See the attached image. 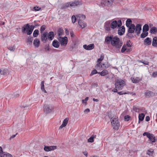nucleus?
I'll return each instance as SVG.
<instances>
[{"label":"nucleus","instance_id":"nucleus-1","mask_svg":"<svg viewBox=\"0 0 157 157\" xmlns=\"http://www.w3.org/2000/svg\"><path fill=\"white\" fill-rule=\"evenodd\" d=\"M121 25V21L120 20L117 21H107L105 23L104 27L106 31L109 32L111 29H119Z\"/></svg>","mask_w":157,"mask_h":157},{"label":"nucleus","instance_id":"nucleus-2","mask_svg":"<svg viewBox=\"0 0 157 157\" xmlns=\"http://www.w3.org/2000/svg\"><path fill=\"white\" fill-rule=\"evenodd\" d=\"M82 4L81 2L78 1L70 2L63 4L61 8L62 9H66L69 7L71 8H73L79 5H81Z\"/></svg>","mask_w":157,"mask_h":157},{"label":"nucleus","instance_id":"nucleus-3","mask_svg":"<svg viewBox=\"0 0 157 157\" xmlns=\"http://www.w3.org/2000/svg\"><path fill=\"white\" fill-rule=\"evenodd\" d=\"M111 44L117 48H120L122 45V43L119 38L117 36H113L112 38Z\"/></svg>","mask_w":157,"mask_h":157},{"label":"nucleus","instance_id":"nucleus-4","mask_svg":"<svg viewBox=\"0 0 157 157\" xmlns=\"http://www.w3.org/2000/svg\"><path fill=\"white\" fill-rule=\"evenodd\" d=\"M34 28V26L31 25L30 26L29 24H27L22 28V32L23 33H25L26 30H27L26 33L27 34L30 35L32 33Z\"/></svg>","mask_w":157,"mask_h":157},{"label":"nucleus","instance_id":"nucleus-5","mask_svg":"<svg viewBox=\"0 0 157 157\" xmlns=\"http://www.w3.org/2000/svg\"><path fill=\"white\" fill-rule=\"evenodd\" d=\"M115 87L118 89V90H121L124 86L125 85V82L121 79H117L115 81Z\"/></svg>","mask_w":157,"mask_h":157},{"label":"nucleus","instance_id":"nucleus-6","mask_svg":"<svg viewBox=\"0 0 157 157\" xmlns=\"http://www.w3.org/2000/svg\"><path fill=\"white\" fill-rule=\"evenodd\" d=\"M76 19L78 21V23L81 27L83 29L86 26V23H83V25H82V23H83V20L85 18V16L83 14H79L76 16Z\"/></svg>","mask_w":157,"mask_h":157},{"label":"nucleus","instance_id":"nucleus-7","mask_svg":"<svg viewBox=\"0 0 157 157\" xmlns=\"http://www.w3.org/2000/svg\"><path fill=\"white\" fill-rule=\"evenodd\" d=\"M118 118H110V121L112 127L113 129L117 130L119 129L120 124Z\"/></svg>","mask_w":157,"mask_h":157},{"label":"nucleus","instance_id":"nucleus-8","mask_svg":"<svg viewBox=\"0 0 157 157\" xmlns=\"http://www.w3.org/2000/svg\"><path fill=\"white\" fill-rule=\"evenodd\" d=\"M54 109V107L50 105L45 104L43 106L44 112L46 114L51 113Z\"/></svg>","mask_w":157,"mask_h":157},{"label":"nucleus","instance_id":"nucleus-9","mask_svg":"<svg viewBox=\"0 0 157 157\" xmlns=\"http://www.w3.org/2000/svg\"><path fill=\"white\" fill-rule=\"evenodd\" d=\"M58 39L61 45L65 46L67 45V37H59L58 38Z\"/></svg>","mask_w":157,"mask_h":157},{"label":"nucleus","instance_id":"nucleus-10","mask_svg":"<svg viewBox=\"0 0 157 157\" xmlns=\"http://www.w3.org/2000/svg\"><path fill=\"white\" fill-rule=\"evenodd\" d=\"M128 32L127 34V36H130V33H134L135 31V26L134 24L131 25V26L129 27H128Z\"/></svg>","mask_w":157,"mask_h":157},{"label":"nucleus","instance_id":"nucleus-11","mask_svg":"<svg viewBox=\"0 0 157 157\" xmlns=\"http://www.w3.org/2000/svg\"><path fill=\"white\" fill-rule=\"evenodd\" d=\"M57 146H44V150L46 151H51L57 149Z\"/></svg>","mask_w":157,"mask_h":157},{"label":"nucleus","instance_id":"nucleus-12","mask_svg":"<svg viewBox=\"0 0 157 157\" xmlns=\"http://www.w3.org/2000/svg\"><path fill=\"white\" fill-rule=\"evenodd\" d=\"M83 48L86 50H92L94 48V45L93 44H90L88 45L84 44L83 45Z\"/></svg>","mask_w":157,"mask_h":157},{"label":"nucleus","instance_id":"nucleus-13","mask_svg":"<svg viewBox=\"0 0 157 157\" xmlns=\"http://www.w3.org/2000/svg\"><path fill=\"white\" fill-rule=\"evenodd\" d=\"M147 138L149 139V140L151 143L155 142L157 140L155 137L152 134L150 133L149 136H148Z\"/></svg>","mask_w":157,"mask_h":157},{"label":"nucleus","instance_id":"nucleus-14","mask_svg":"<svg viewBox=\"0 0 157 157\" xmlns=\"http://www.w3.org/2000/svg\"><path fill=\"white\" fill-rule=\"evenodd\" d=\"M141 25L140 24H137L135 27V32L137 34H139L141 30Z\"/></svg>","mask_w":157,"mask_h":157},{"label":"nucleus","instance_id":"nucleus-15","mask_svg":"<svg viewBox=\"0 0 157 157\" xmlns=\"http://www.w3.org/2000/svg\"><path fill=\"white\" fill-rule=\"evenodd\" d=\"M47 35V33L44 32L43 33V34L41 35V39L42 41L44 42H46V41L48 39Z\"/></svg>","mask_w":157,"mask_h":157},{"label":"nucleus","instance_id":"nucleus-16","mask_svg":"<svg viewBox=\"0 0 157 157\" xmlns=\"http://www.w3.org/2000/svg\"><path fill=\"white\" fill-rule=\"evenodd\" d=\"M48 38L49 40H52L54 38L55 35L53 32L51 31L49 32L47 35Z\"/></svg>","mask_w":157,"mask_h":157},{"label":"nucleus","instance_id":"nucleus-17","mask_svg":"<svg viewBox=\"0 0 157 157\" xmlns=\"http://www.w3.org/2000/svg\"><path fill=\"white\" fill-rule=\"evenodd\" d=\"M52 45L54 47L58 48L60 46V43L59 41H58L56 40H54L52 43Z\"/></svg>","mask_w":157,"mask_h":157},{"label":"nucleus","instance_id":"nucleus-18","mask_svg":"<svg viewBox=\"0 0 157 157\" xmlns=\"http://www.w3.org/2000/svg\"><path fill=\"white\" fill-rule=\"evenodd\" d=\"M125 31V28L124 26H122L119 28L118 31V33L120 35H122Z\"/></svg>","mask_w":157,"mask_h":157},{"label":"nucleus","instance_id":"nucleus-19","mask_svg":"<svg viewBox=\"0 0 157 157\" xmlns=\"http://www.w3.org/2000/svg\"><path fill=\"white\" fill-rule=\"evenodd\" d=\"M68 120L69 118H65L62 124L59 127V129H61L62 128H63L65 127L68 122Z\"/></svg>","mask_w":157,"mask_h":157},{"label":"nucleus","instance_id":"nucleus-20","mask_svg":"<svg viewBox=\"0 0 157 157\" xmlns=\"http://www.w3.org/2000/svg\"><path fill=\"white\" fill-rule=\"evenodd\" d=\"M8 72V70L7 69L2 68L0 69V73L1 75H6Z\"/></svg>","mask_w":157,"mask_h":157},{"label":"nucleus","instance_id":"nucleus-21","mask_svg":"<svg viewBox=\"0 0 157 157\" xmlns=\"http://www.w3.org/2000/svg\"><path fill=\"white\" fill-rule=\"evenodd\" d=\"M144 42L145 45L149 46L151 44V41L150 38L147 37L145 39Z\"/></svg>","mask_w":157,"mask_h":157},{"label":"nucleus","instance_id":"nucleus-22","mask_svg":"<svg viewBox=\"0 0 157 157\" xmlns=\"http://www.w3.org/2000/svg\"><path fill=\"white\" fill-rule=\"evenodd\" d=\"M132 82L134 83H137L141 80V79L139 77L135 78L132 77L131 78Z\"/></svg>","mask_w":157,"mask_h":157},{"label":"nucleus","instance_id":"nucleus-23","mask_svg":"<svg viewBox=\"0 0 157 157\" xmlns=\"http://www.w3.org/2000/svg\"><path fill=\"white\" fill-rule=\"evenodd\" d=\"M40 44V41L38 39H35L33 41V45L36 48H38L39 47Z\"/></svg>","mask_w":157,"mask_h":157},{"label":"nucleus","instance_id":"nucleus-24","mask_svg":"<svg viewBox=\"0 0 157 157\" xmlns=\"http://www.w3.org/2000/svg\"><path fill=\"white\" fill-rule=\"evenodd\" d=\"M152 44L153 47H157V36L153 38Z\"/></svg>","mask_w":157,"mask_h":157},{"label":"nucleus","instance_id":"nucleus-25","mask_svg":"<svg viewBox=\"0 0 157 157\" xmlns=\"http://www.w3.org/2000/svg\"><path fill=\"white\" fill-rule=\"evenodd\" d=\"M113 37V36H107L105 38V41L106 42H107L108 43H109L110 41L111 42L112 40V38Z\"/></svg>","mask_w":157,"mask_h":157},{"label":"nucleus","instance_id":"nucleus-26","mask_svg":"<svg viewBox=\"0 0 157 157\" xmlns=\"http://www.w3.org/2000/svg\"><path fill=\"white\" fill-rule=\"evenodd\" d=\"M99 74L102 76H105L108 74V71L106 70H103L101 72H99Z\"/></svg>","mask_w":157,"mask_h":157},{"label":"nucleus","instance_id":"nucleus-27","mask_svg":"<svg viewBox=\"0 0 157 157\" xmlns=\"http://www.w3.org/2000/svg\"><path fill=\"white\" fill-rule=\"evenodd\" d=\"M150 33L152 34H155L157 32V28L154 27H152L150 30Z\"/></svg>","mask_w":157,"mask_h":157},{"label":"nucleus","instance_id":"nucleus-28","mask_svg":"<svg viewBox=\"0 0 157 157\" xmlns=\"http://www.w3.org/2000/svg\"><path fill=\"white\" fill-rule=\"evenodd\" d=\"M63 29L61 28H59L58 29L57 31V34L58 36H62L63 33Z\"/></svg>","mask_w":157,"mask_h":157},{"label":"nucleus","instance_id":"nucleus-29","mask_svg":"<svg viewBox=\"0 0 157 157\" xmlns=\"http://www.w3.org/2000/svg\"><path fill=\"white\" fill-rule=\"evenodd\" d=\"M44 81H42L41 83V90L45 93H47L46 90L44 89Z\"/></svg>","mask_w":157,"mask_h":157},{"label":"nucleus","instance_id":"nucleus-30","mask_svg":"<svg viewBox=\"0 0 157 157\" xmlns=\"http://www.w3.org/2000/svg\"><path fill=\"white\" fill-rule=\"evenodd\" d=\"M101 3L104 6L108 5L109 4V0H101Z\"/></svg>","mask_w":157,"mask_h":157},{"label":"nucleus","instance_id":"nucleus-31","mask_svg":"<svg viewBox=\"0 0 157 157\" xmlns=\"http://www.w3.org/2000/svg\"><path fill=\"white\" fill-rule=\"evenodd\" d=\"M132 21L130 19H128L126 21V26L127 27H129V26H131L132 24Z\"/></svg>","mask_w":157,"mask_h":157},{"label":"nucleus","instance_id":"nucleus-32","mask_svg":"<svg viewBox=\"0 0 157 157\" xmlns=\"http://www.w3.org/2000/svg\"><path fill=\"white\" fill-rule=\"evenodd\" d=\"M95 68L98 70H101L103 69L101 67V65H100V63H98L95 66Z\"/></svg>","mask_w":157,"mask_h":157},{"label":"nucleus","instance_id":"nucleus-33","mask_svg":"<svg viewBox=\"0 0 157 157\" xmlns=\"http://www.w3.org/2000/svg\"><path fill=\"white\" fill-rule=\"evenodd\" d=\"M154 150L152 149L147 150V154L150 156H152Z\"/></svg>","mask_w":157,"mask_h":157},{"label":"nucleus","instance_id":"nucleus-34","mask_svg":"<svg viewBox=\"0 0 157 157\" xmlns=\"http://www.w3.org/2000/svg\"><path fill=\"white\" fill-rule=\"evenodd\" d=\"M96 136L95 135L94 136V135H92L88 139V142H90V143H93L94 141V138L96 137Z\"/></svg>","mask_w":157,"mask_h":157},{"label":"nucleus","instance_id":"nucleus-35","mask_svg":"<svg viewBox=\"0 0 157 157\" xmlns=\"http://www.w3.org/2000/svg\"><path fill=\"white\" fill-rule=\"evenodd\" d=\"M133 110L137 112H140L141 111V109L138 106H134L133 108Z\"/></svg>","mask_w":157,"mask_h":157},{"label":"nucleus","instance_id":"nucleus-36","mask_svg":"<svg viewBox=\"0 0 157 157\" xmlns=\"http://www.w3.org/2000/svg\"><path fill=\"white\" fill-rule=\"evenodd\" d=\"M110 66L109 64H108V63L106 64L103 63L101 65V67L103 69H105L107 68Z\"/></svg>","mask_w":157,"mask_h":157},{"label":"nucleus","instance_id":"nucleus-37","mask_svg":"<svg viewBox=\"0 0 157 157\" xmlns=\"http://www.w3.org/2000/svg\"><path fill=\"white\" fill-rule=\"evenodd\" d=\"M149 29L148 26L147 24H145L143 29V32H147Z\"/></svg>","mask_w":157,"mask_h":157},{"label":"nucleus","instance_id":"nucleus-38","mask_svg":"<svg viewBox=\"0 0 157 157\" xmlns=\"http://www.w3.org/2000/svg\"><path fill=\"white\" fill-rule=\"evenodd\" d=\"M11 156L12 155L9 153H7L5 154L3 153L2 154L0 157H11Z\"/></svg>","mask_w":157,"mask_h":157},{"label":"nucleus","instance_id":"nucleus-39","mask_svg":"<svg viewBox=\"0 0 157 157\" xmlns=\"http://www.w3.org/2000/svg\"><path fill=\"white\" fill-rule=\"evenodd\" d=\"M39 31L38 30L36 29L33 32V36L34 37H36L39 34Z\"/></svg>","mask_w":157,"mask_h":157},{"label":"nucleus","instance_id":"nucleus-40","mask_svg":"<svg viewBox=\"0 0 157 157\" xmlns=\"http://www.w3.org/2000/svg\"><path fill=\"white\" fill-rule=\"evenodd\" d=\"M104 58V56L102 54L101 55L100 58L98 60L97 63H101V61Z\"/></svg>","mask_w":157,"mask_h":157},{"label":"nucleus","instance_id":"nucleus-41","mask_svg":"<svg viewBox=\"0 0 157 157\" xmlns=\"http://www.w3.org/2000/svg\"><path fill=\"white\" fill-rule=\"evenodd\" d=\"M147 34L148 33L147 32L144 31L141 34V37L143 38H144L147 36Z\"/></svg>","mask_w":157,"mask_h":157},{"label":"nucleus","instance_id":"nucleus-42","mask_svg":"<svg viewBox=\"0 0 157 157\" xmlns=\"http://www.w3.org/2000/svg\"><path fill=\"white\" fill-rule=\"evenodd\" d=\"M8 49L11 51L13 52L14 51L15 49V46L14 45L13 46H10L8 47Z\"/></svg>","mask_w":157,"mask_h":157},{"label":"nucleus","instance_id":"nucleus-43","mask_svg":"<svg viewBox=\"0 0 157 157\" xmlns=\"http://www.w3.org/2000/svg\"><path fill=\"white\" fill-rule=\"evenodd\" d=\"M127 47H126V46L125 45H123L121 48V52L122 53H123L125 51H126V50H127Z\"/></svg>","mask_w":157,"mask_h":157},{"label":"nucleus","instance_id":"nucleus-44","mask_svg":"<svg viewBox=\"0 0 157 157\" xmlns=\"http://www.w3.org/2000/svg\"><path fill=\"white\" fill-rule=\"evenodd\" d=\"M99 72H98L97 70L96 69H94L92 71L90 75V76H91L94 74H95L97 73L98 74Z\"/></svg>","mask_w":157,"mask_h":157},{"label":"nucleus","instance_id":"nucleus-45","mask_svg":"<svg viewBox=\"0 0 157 157\" xmlns=\"http://www.w3.org/2000/svg\"><path fill=\"white\" fill-rule=\"evenodd\" d=\"M89 99V97H87L84 100H82V103L83 104H84L85 105L87 104V101Z\"/></svg>","mask_w":157,"mask_h":157},{"label":"nucleus","instance_id":"nucleus-46","mask_svg":"<svg viewBox=\"0 0 157 157\" xmlns=\"http://www.w3.org/2000/svg\"><path fill=\"white\" fill-rule=\"evenodd\" d=\"M76 20H77L76 17L74 15L72 16L71 17L72 22L73 23H74L75 22Z\"/></svg>","mask_w":157,"mask_h":157},{"label":"nucleus","instance_id":"nucleus-47","mask_svg":"<svg viewBox=\"0 0 157 157\" xmlns=\"http://www.w3.org/2000/svg\"><path fill=\"white\" fill-rule=\"evenodd\" d=\"M152 94V92L149 91H147L145 93V94L146 96H149L151 95Z\"/></svg>","mask_w":157,"mask_h":157},{"label":"nucleus","instance_id":"nucleus-48","mask_svg":"<svg viewBox=\"0 0 157 157\" xmlns=\"http://www.w3.org/2000/svg\"><path fill=\"white\" fill-rule=\"evenodd\" d=\"M45 26L44 25H43L41 27L40 29V31L41 33H42L45 29Z\"/></svg>","mask_w":157,"mask_h":157},{"label":"nucleus","instance_id":"nucleus-49","mask_svg":"<svg viewBox=\"0 0 157 157\" xmlns=\"http://www.w3.org/2000/svg\"><path fill=\"white\" fill-rule=\"evenodd\" d=\"M45 51L47 52L50 50V48L48 45H46L44 48Z\"/></svg>","mask_w":157,"mask_h":157},{"label":"nucleus","instance_id":"nucleus-50","mask_svg":"<svg viewBox=\"0 0 157 157\" xmlns=\"http://www.w3.org/2000/svg\"><path fill=\"white\" fill-rule=\"evenodd\" d=\"M145 114L144 113H140L139 114L138 118H144Z\"/></svg>","mask_w":157,"mask_h":157},{"label":"nucleus","instance_id":"nucleus-51","mask_svg":"<svg viewBox=\"0 0 157 157\" xmlns=\"http://www.w3.org/2000/svg\"><path fill=\"white\" fill-rule=\"evenodd\" d=\"M33 9L35 11H37L40 10V8L38 6H36L33 8Z\"/></svg>","mask_w":157,"mask_h":157},{"label":"nucleus","instance_id":"nucleus-52","mask_svg":"<svg viewBox=\"0 0 157 157\" xmlns=\"http://www.w3.org/2000/svg\"><path fill=\"white\" fill-rule=\"evenodd\" d=\"M25 114H26V113H23L22 112H21L20 113V116L21 117H26V116H25Z\"/></svg>","mask_w":157,"mask_h":157},{"label":"nucleus","instance_id":"nucleus-53","mask_svg":"<svg viewBox=\"0 0 157 157\" xmlns=\"http://www.w3.org/2000/svg\"><path fill=\"white\" fill-rule=\"evenodd\" d=\"M126 46V47H128L129 48L131 47V45L130 44V41H129L127 42L126 43V44L125 45Z\"/></svg>","mask_w":157,"mask_h":157},{"label":"nucleus","instance_id":"nucleus-54","mask_svg":"<svg viewBox=\"0 0 157 157\" xmlns=\"http://www.w3.org/2000/svg\"><path fill=\"white\" fill-rule=\"evenodd\" d=\"M150 134V133L147 132H144L143 134V136H146L147 137H148V136H149V134Z\"/></svg>","mask_w":157,"mask_h":157},{"label":"nucleus","instance_id":"nucleus-55","mask_svg":"<svg viewBox=\"0 0 157 157\" xmlns=\"http://www.w3.org/2000/svg\"><path fill=\"white\" fill-rule=\"evenodd\" d=\"M157 76V72H153L152 73V76L155 77Z\"/></svg>","mask_w":157,"mask_h":157},{"label":"nucleus","instance_id":"nucleus-56","mask_svg":"<svg viewBox=\"0 0 157 157\" xmlns=\"http://www.w3.org/2000/svg\"><path fill=\"white\" fill-rule=\"evenodd\" d=\"M118 89L117 88H114L112 90V91L116 93L117 92Z\"/></svg>","mask_w":157,"mask_h":157},{"label":"nucleus","instance_id":"nucleus-57","mask_svg":"<svg viewBox=\"0 0 157 157\" xmlns=\"http://www.w3.org/2000/svg\"><path fill=\"white\" fill-rule=\"evenodd\" d=\"M118 89L117 88H114L112 90V91L116 93L117 92Z\"/></svg>","mask_w":157,"mask_h":157},{"label":"nucleus","instance_id":"nucleus-58","mask_svg":"<svg viewBox=\"0 0 157 157\" xmlns=\"http://www.w3.org/2000/svg\"><path fill=\"white\" fill-rule=\"evenodd\" d=\"M117 93H118V94H119L120 95H121V94H126V93H123L122 92V91L119 92Z\"/></svg>","mask_w":157,"mask_h":157},{"label":"nucleus","instance_id":"nucleus-59","mask_svg":"<svg viewBox=\"0 0 157 157\" xmlns=\"http://www.w3.org/2000/svg\"><path fill=\"white\" fill-rule=\"evenodd\" d=\"M89 112L90 109H87L84 111V112L85 113H88Z\"/></svg>","mask_w":157,"mask_h":157},{"label":"nucleus","instance_id":"nucleus-60","mask_svg":"<svg viewBox=\"0 0 157 157\" xmlns=\"http://www.w3.org/2000/svg\"><path fill=\"white\" fill-rule=\"evenodd\" d=\"M131 48H127V50H126V52H130L131 51Z\"/></svg>","mask_w":157,"mask_h":157},{"label":"nucleus","instance_id":"nucleus-61","mask_svg":"<svg viewBox=\"0 0 157 157\" xmlns=\"http://www.w3.org/2000/svg\"><path fill=\"white\" fill-rule=\"evenodd\" d=\"M14 96L15 97H17L19 96V94H18L16 93L14 94Z\"/></svg>","mask_w":157,"mask_h":157},{"label":"nucleus","instance_id":"nucleus-62","mask_svg":"<svg viewBox=\"0 0 157 157\" xmlns=\"http://www.w3.org/2000/svg\"><path fill=\"white\" fill-rule=\"evenodd\" d=\"M5 24V23L3 21H0V25H4Z\"/></svg>","mask_w":157,"mask_h":157},{"label":"nucleus","instance_id":"nucleus-63","mask_svg":"<svg viewBox=\"0 0 157 157\" xmlns=\"http://www.w3.org/2000/svg\"><path fill=\"white\" fill-rule=\"evenodd\" d=\"M93 101H94L97 102V101H99V100L98 99L93 98Z\"/></svg>","mask_w":157,"mask_h":157},{"label":"nucleus","instance_id":"nucleus-64","mask_svg":"<svg viewBox=\"0 0 157 157\" xmlns=\"http://www.w3.org/2000/svg\"><path fill=\"white\" fill-rule=\"evenodd\" d=\"M143 63L145 65H148V62L147 61H145L144 62H143Z\"/></svg>","mask_w":157,"mask_h":157}]
</instances>
